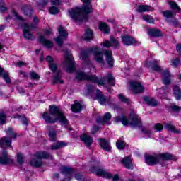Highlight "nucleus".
Returning <instances> with one entry per match:
<instances>
[{
    "instance_id": "f257e3e1",
    "label": "nucleus",
    "mask_w": 181,
    "mask_h": 181,
    "mask_svg": "<svg viewBox=\"0 0 181 181\" xmlns=\"http://www.w3.org/2000/svg\"><path fill=\"white\" fill-rule=\"evenodd\" d=\"M90 53H93L95 62L100 64H105V61H104V57H103V54H104L110 69H112L114 67V57H112V51L107 49L103 52V51L100 50L98 47H92L88 50L82 49L81 51L80 56L83 62L88 61V54H90Z\"/></svg>"
},
{
    "instance_id": "f03ea898",
    "label": "nucleus",
    "mask_w": 181,
    "mask_h": 181,
    "mask_svg": "<svg viewBox=\"0 0 181 181\" xmlns=\"http://www.w3.org/2000/svg\"><path fill=\"white\" fill-rule=\"evenodd\" d=\"M48 111L42 114V119L45 124H56L59 121L62 125H70V122L66 117L64 112L56 105H50Z\"/></svg>"
},
{
    "instance_id": "7ed1b4c3",
    "label": "nucleus",
    "mask_w": 181,
    "mask_h": 181,
    "mask_svg": "<svg viewBox=\"0 0 181 181\" xmlns=\"http://www.w3.org/2000/svg\"><path fill=\"white\" fill-rule=\"evenodd\" d=\"M69 13L74 22H88L90 13H93V6L75 7L69 10Z\"/></svg>"
},
{
    "instance_id": "20e7f679",
    "label": "nucleus",
    "mask_w": 181,
    "mask_h": 181,
    "mask_svg": "<svg viewBox=\"0 0 181 181\" xmlns=\"http://www.w3.org/2000/svg\"><path fill=\"white\" fill-rule=\"evenodd\" d=\"M115 122L117 124L121 122L124 127H142V121L139 119V116L135 112H130L128 117L125 115L117 116L115 118Z\"/></svg>"
},
{
    "instance_id": "39448f33",
    "label": "nucleus",
    "mask_w": 181,
    "mask_h": 181,
    "mask_svg": "<svg viewBox=\"0 0 181 181\" xmlns=\"http://www.w3.org/2000/svg\"><path fill=\"white\" fill-rule=\"evenodd\" d=\"M33 156L37 158H33L30 160V165L33 166V168H42V166H43L42 159H53V154L45 151H36Z\"/></svg>"
},
{
    "instance_id": "423d86ee",
    "label": "nucleus",
    "mask_w": 181,
    "mask_h": 181,
    "mask_svg": "<svg viewBox=\"0 0 181 181\" xmlns=\"http://www.w3.org/2000/svg\"><path fill=\"white\" fill-rule=\"evenodd\" d=\"M75 78L78 81H91L98 86H104L105 84L104 79H98L96 75H88L84 71L77 72Z\"/></svg>"
},
{
    "instance_id": "0eeeda50",
    "label": "nucleus",
    "mask_w": 181,
    "mask_h": 181,
    "mask_svg": "<svg viewBox=\"0 0 181 181\" xmlns=\"http://www.w3.org/2000/svg\"><path fill=\"white\" fill-rule=\"evenodd\" d=\"M89 172L93 175H96V176L99 177H103L104 179H111L112 177V174L105 171L100 162H96L95 165H91L89 168Z\"/></svg>"
},
{
    "instance_id": "6e6552de",
    "label": "nucleus",
    "mask_w": 181,
    "mask_h": 181,
    "mask_svg": "<svg viewBox=\"0 0 181 181\" xmlns=\"http://www.w3.org/2000/svg\"><path fill=\"white\" fill-rule=\"evenodd\" d=\"M64 63L66 66V71L67 73H74L76 71V61H74L73 55L70 54L67 50L64 57Z\"/></svg>"
},
{
    "instance_id": "1a4fd4ad",
    "label": "nucleus",
    "mask_w": 181,
    "mask_h": 181,
    "mask_svg": "<svg viewBox=\"0 0 181 181\" xmlns=\"http://www.w3.org/2000/svg\"><path fill=\"white\" fill-rule=\"evenodd\" d=\"M58 33L59 36L54 38V40L56 42L59 47H62L63 46V43H64V40H67L69 37V32H67V30L64 29L63 25H59L58 28Z\"/></svg>"
},
{
    "instance_id": "9d476101",
    "label": "nucleus",
    "mask_w": 181,
    "mask_h": 181,
    "mask_svg": "<svg viewBox=\"0 0 181 181\" xmlns=\"http://www.w3.org/2000/svg\"><path fill=\"white\" fill-rule=\"evenodd\" d=\"M145 163L148 165V166H156V165H159V154L151 155L146 154L144 156Z\"/></svg>"
},
{
    "instance_id": "9b49d317",
    "label": "nucleus",
    "mask_w": 181,
    "mask_h": 181,
    "mask_svg": "<svg viewBox=\"0 0 181 181\" xmlns=\"http://www.w3.org/2000/svg\"><path fill=\"white\" fill-rule=\"evenodd\" d=\"M122 42L124 46H137L141 42L129 35H124L121 37Z\"/></svg>"
},
{
    "instance_id": "f8f14e48",
    "label": "nucleus",
    "mask_w": 181,
    "mask_h": 181,
    "mask_svg": "<svg viewBox=\"0 0 181 181\" xmlns=\"http://www.w3.org/2000/svg\"><path fill=\"white\" fill-rule=\"evenodd\" d=\"M130 87L132 93L135 95L142 94V93L145 91V88H144V86H142L141 83L136 81H132L130 82Z\"/></svg>"
},
{
    "instance_id": "ddd939ff",
    "label": "nucleus",
    "mask_w": 181,
    "mask_h": 181,
    "mask_svg": "<svg viewBox=\"0 0 181 181\" xmlns=\"http://www.w3.org/2000/svg\"><path fill=\"white\" fill-rule=\"evenodd\" d=\"M95 100H96L100 105L110 104V99L105 97V95L103 94V92L100 89L96 90Z\"/></svg>"
},
{
    "instance_id": "4468645a",
    "label": "nucleus",
    "mask_w": 181,
    "mask_h": 181,
    "mask_svg": "<svg viewBox=\"0 0 181 181\" xmlns=\"http://www.w3.org/2000/svg\"><path fill=\"white\" fill-rule=\"evenodd\" d=\"M144 66L147 69H150L152 71H156L159 73V71H162V68L158 64V61H146L144 64Z\"/></svg>"
},
{
    "instance_id": "2eb2a0df",
    "label": "nucleus",
    "mask_w": 181,
    "mask_h": 181,
    "mask_svg": "<svg viewBox=\"0 0 181 181\" xmlns=\"http://www.w3.org/2000/svg\"><path fill=\"white\" fill-rule=\"evenodd\" d=\"M158 159L163 160V162H169V160H173L176 162L177 160V158L175 156H173L171 153L168 152L158 153Z\"/></svg>"
},
{
    "instance_id": "dca6fc26",
    "label": "nucleus",
    "mask_w": 181,
    "mask_h": 181,
    "mask_svg": "<svg viewBox=\"0 0 181 181\" xmlns=\"http://www.w3.org/2000/svg\"><path fill=\"white\" fill-rule=\"evenodd\" d=\"M0 148H2L3 149L11 148L13 149V147H12V139L9 137H6V136L0 138Z\"/></svg>"
},
{
    "instance_id": "f3484780",
    "label": "nucleus",
    "mask_w": 181,
    "mask_h": 181,
    "mask_svg": "<svg viewBox=\"0 0 181 181\" xmlns=\"http://www.w3.org/2000/svg\"><path fill=\"white\" fill-rule=\"evenodd\" d=\"M79 138L81 141L86 145L87 148H91V145H93V142H94V139L93 137L86 133H83Z\"/></svg>"
},
{
    "instance_id": "a211bd4d",
    "label": "nucleus",
    "mask_w": 181,
    "mask_h": 181,
    "mask_svg": "<svg viewBox=\"0 0 181 181\" xmlns=\"http://www.w3.org/2000/svg\"><path fill=\"white\" fill-rule=\"evenodd\" d=\"M120 162L123 165L124 168H125V169H127V170H134V164L132 163L131 156H127L124 157Z\"/></svg>"
},
{
    "instance_id": "6ab92c4d",
    "label": "nucleus",
    "mask_w": 181,
    "mask_h": 181,
    "mask_svg": "<svg viewBox=\"0 0 181 181\" xmlns=\"http://www.w3.org/2000/svg\"><path fill=\"white\" fill-rule=\"evenodd\" d=\"M162 76V83L164 86H170V84H172V76L170 75V71H163Z\"/></svg>"
},
{
    "instance_id": "aec40b11",
    "label": "nucleus",
    "mask_w": 181,
    "mask_h": 181,
    "mask_svg": "<svg viewBox=\"0 0 181 181\" xmlns=\"http://www.w3.org/2000/svg\"><path fill=\"white\" fill-rule=\"evenodd\" d=\"M99 144L100 145L101 149H103V151H106V152H111V149H112V148L110 145V142L107 141V139L105 138L100 139Z\"/></svg>"
},
{
    "instance_id": "412c9836",
    "label": "nucleus",
    "mask_w": 181,
    "mask_h": 181,
    "mask_svg": "<svg viewBox=\"0 0 181 181\" xmlns=\"http://www.w3.org/2000/svg\"><path fill=\"white\" fill-rule=\"evenodd\" d=\"M98 29L102 32V33H104V35H110V32H111V28H110V25H108L107 23L103 21H99Z\"/></svg>"
},
{
    "instance_id": "4be33fe9",
    "label": "nucleus",
    "mask_w": 181,
    "mask_h": 181,
    "mask_svg": "<svg viewBox=\"0 0 181 181\" xmlns=\"http://www.w3.org/2000/svg\"><path fill=\"white\" fill-rule=\"evenodd\" d=\"M21 11L28 18H32V15H33V8L30 5L24 4L21 6Z\"/></svg>"
},
{
    "instance_id": "5701e85b",
    "label": "nucleus",
    "mask_w": 181,
    "mask_h": 181,
    "mask_svg": "<svg viewBox=\"0 0 181 181\" xmlns=\"http://www.w3.org/2000/svg\"><path fill=\"white\" fill-rule=\"evenodd\" d=\"M112 115H111V112H106L104 114L103 117H99L96 119L97 124H102V125H104L105 124H107L108 121H111Z\"/></svg>"
},
{
    "instance_id": "b1692460",
    "label": "nucleus",
    "mask_w": 181,
    "mask_h": 181,
    "mask_svg": "<svg viewBox=\"0 0 181 181\" xmlns=\"http://www.w3.org/2000/svg\"><path fill=\"white\" fill-rule=\"evenodd\" d=\"M143 101L149 107H158V100L149 95L143 96Z\"/></svg>"
},
{
    "instance_id": "393cba45",
    "label": "nucleus",
    "mask_w": 181,
    "mask_h": 181,
    "mask_svg": "<svg viewBox=\"0 0 181 181\" xmlns=\"http://www.w3.org/2000/svg\"><path fill=\"white\" fill-rule=\"evenodd\" d=\"M39 42L41 45L47 47V49H53V46H54L53 42L46 39L45 35H40L39 37Z\"/></svg>"
},
{
    "instance_id": "a878e982",
    "label": "nucleus",
    "mask_w": 181,
    "mask_h": 181,
    "mask_svg": "<svg viewBox=\"0 0 181 181\" xmlns=\"http://www.w3.org/2000/svg\"><path fill=\"white\" fill-rule=\"evenodd\" d=\"M148 35L151 36V37H163V33H162V30L157 28H152L148 29Z\"/></svg>"
},
{
    "instance_id": "bb28decb",
    "label": "nucleus",
    "mask_w": 181,
    "mask_h": 181,
    "mask_svg": "<svg viewBox=\"0 0 181 181\" xmlns=\"http://www.w3.org/2000/svg\"><path fill=\"white\" fill-rule=\"evenodd\" d=\"M74 172H75V170L73 168L64 165L61 168V173H62V175H68L67 178L69 180L72 178Z\"/></svg>"
},
{
    "instance_id": "cd10ccee",
    "label": "nucleus",
    "mask_w": 181,
    "mask_h": 181,
    "mask_svg": "<svg viewBox=\"0 0 181 181\" xmlns=\"http://www.w3.org/2000/svg\"><path fill=\"white\" fill-rule=\"evenodd\" d=\"M82 39L83 40H85V42H91L94 39V33L91 29L87 28L82 36Z\"/></svg>"
},
{
    "instance_id": "c85d7f7f",
    "label": "nucleus",
    "mask_w": 181,
    "mask_h": 181,
    "mask_svg": "<svg viewBox=\"0 0 181 181\" xmlns=\"http://www.w3.org/2000/svg\"><path fill=\"white\" fill-rule=\"evenodd\" d=\"M5 134L7 135L6 136L7 138H11V141L16 140L18 138V133L13 130V128L9 127L8 129L4 130Z\"/></svg>"
},
{
    "instance_id": "c756f323",
    "label": "nucleus",
    "mask_w": 181,
    "mask_h": 181,
    "mask_svg": "<svg viewBox=\"0 0 181 181\" xmlns=\"http://www.w3.org/2000/svg\"><path fill=\"white\" fill-rule=\"evenodd\" d=\"M67 145V143L64 142V141H58L52 144L50 149L51 151H57L59 149H62V148H66Z\"/></svg>"
},
{
    "instance_id": "7c9ffc66",
    "label": "nucleus",
    "mask_w": 181,
    "mask_h": 181,
    "mask_svg": "<svg viewBox=\"0 0 181 181\" xmlns=\"http://www.w3.org/2000/svg\"><path fill=\"white\" fill-rule=\"evenodd\" d=\"M40 20H39V17L34 16L33 18V23L28 24V23H23V28H32L33 29H36L39 25Z\"/></svg>"
},
{
    "instance_id": "2f4dec72",
    "label": "nucleus",
    "mask_w": 181,
    "mask_h": 181,
    "mask_svg": "<svg viewBox=\"0 0 181 181\" xmlns=\"http://www.w3.org/2000/svg\"><path fill=\"white\" fill-rule=\"evenodd\" d=\"M0 77H2L3 80H4L7 84H11L12 81L11 80L9 73L5 71V69H4L2 66H0Z\"/></svg>"
},
{
    "instance_id": "473e14b6",
    "label": "nucleus",
    "mask_w": 181,
    "mask_h": 181,
    "mask_svg": "<svg viewBox=\"0 0 181 181\" xmlns=\"http://www.w3.org/2000/svg\"><path fill=\"white\" fill-rule=\"evenodd\" d=\"M173 95L177 101H181V88L178 85L173 86Z\"/></svg>"
},
{
    "instance_id": "72a5a7b5",
    "label": "nucleus",
    "mask_w": 181,
    "mask_h": 181,
    "mask_svg": "<svg viewBox=\"0 0 181 181\" xmlns=\"http://www.w3.org/2000/svg\"><path fill=\"white\" fill-rule=\"evenodd\" d=\"M33 29V28L28 27V28H24L23 30V35L24 36L25 39H27L28 40H32V37H33V34L30 33V31Z\"/></svg>"
},
{
    "instance_id": "f704fd0d",
    "label": "nucleus",
    "mask_w": 181,
    "mask_h": 181,
    "mask_svg": "<svg viewBox=\"0 0 181 181\" xmlns=\"http://www.w3.org/2000/svg\"><path fill=\"white\" fill-rule=\"evenodd\" d=\"M72 112L74 114H77L78 112H81L83 110V105L80 103L79 102L74 103L71 106Z\"/></svg>"
},
{
    "instance_id": "c9c22d12",
    "label": "nucleus",
    "mask_w": 181,
    "mask_h": 181,
    "mask_svg": "<svg viewBox=\"0 0 181 181\" xmlns=\"http://www.w3.org/2000/svg\"><path fill=\"white\" fill-rule=\"evenodd\" d=\"M116 147L119 151H122L127 147V143L121 139H118L116 141Z\"/></svg>"
},
{
    "instance_id": "e433bc0d",
    "label": "nucleus",
    "mask_w": 181,
    "mask_h": 181,
    "mask_svg": "<svg viewBox=\"0 0 181 181\" xmlns=\"http://www.w3.org/2000/svg\"><path fill=\"white\" fill-rule=\"evenodd\" d=\"M151 9V6L148 5H140L137 8V12L142 13L144 12H149Z\"/></svg>"
},
{
    "instance_id": "4c0bfd02",
    "label": "nucleus",
    "mask_w": 181,
    "mask_h": 181,
    "mask_svg": "<svg viewBox=\"0 0 181 181\" xmlns=\"http://www.w3.org/2000/svg\"><path fill=\"white\" fill-rule=\"evenodd\" d=\"M164 127L165 129L170 132H173V134H179V130L176 129V127L171 124H166Z\"/></svg>"
},
{
    "instance_id": "58836bf2",
    "label": "nucleus",
    "mask_w": 181,
    "mask_h": 181,
    "mask_svg": "<svg viewBox=\"0 0 181 181\" xmlns=\"http://www.w3.org/2000/svg\"><path fill=\"white\" fill-rule=\"evenodd\" d=\"M118 98L120 100L122 103H124V104H127V105H129L131 104V100L129 98L125 97L124 94L121 93L118 95Z\"/></svg>"
},
{
    "instance_id": "ea45409f",
    "label": "nucleus",
    "mask_w": 181,
    "mask_h": 181,
    "mask_svg": "<svg viewBox=\"0 0 181 181\" xmlns=\"http://www.w3.org/2000/svg\"><path fill=\"white\" fill-rule=\"evenodd\" d=\"M169 5H170L171 9H173V11H177V12L178 13H180V12H181L180 7H179V5H177V4L176 2L170 1Z\"/></svg>"
},
{
    "instance_id": "a19ab883",
    "label": "nucleus",
    "mask_w": 181,
    "mask_h": 181,
    "mask_svg": "<svg viewBox=\"0 0 181 181\" xmlns=\"http://www.w3.org/2000/svg\"><path fill=\"white\" fill-rule=\"evenodd\" d=\"M143 21L147 22V23H155V19L152 16L150 15H143L142 16Z\"/></svg>"
},
{
    "instance_id": "79ce46f5",
    "label": "nucleus",
    "mask_w": 181,
    "mask_h": 181,
    "mask_svg": "<svg viewBox=\"0 0 181 181\" xmlns=\"http://www.w3.org/2000/svg\"><path fill=\"white\" fill-rule=\"evenodd\" d=\"M60 78H62V70L59 69L57 71V74L54 76L53 84H56L57 83H59V81H60Z\"/></svg>"
},
{
    "instance_id": "37998d69",
    "label": "nucleus",
    "mask_w": 181,
    "mask_h": 181,
    "mask_svg": "<svg viewBox=\"0 0 181 181\" xmlns=\"http://www.w3.org/2000/svg\"><path fill=\"white\" fill-rule=\"evenodd\" d=\"M107 83L109 86H112V87H114L115 86V78L112 77V74H110L107 77Z\"/></svg>"
},
{
    "instance_id": "c03bdc74",
    "label": "nucleus",
    "mask_w": 181,
    "mask_h": 181,
    "mask_svg": "<svg viewBox=\"0 0 181 181\" xmlns=\"http://www.w3.org/2000/svg\"><path fill=\"white\" fill-rule=\"evenodd\" d=\"M60 12V9H59L57 6H52L49 8V13L50 15H57Z\"/></svg>"
},
{
    "instance_id": "a18cd8bd",
    "label": "nucleus",
    "mask_w": 181,
    "mask_h": 181,
    "mask_svg": "<svg viewBox=\"0 0 181 181\" xmlns=\"http://www.w3.org/2000/svg\"><path fill=\"white\" fill-rule=\"evenodd\" d=\"M0 124L1 125L6 124V114L4 112H0Z\"/></svg>"
},
{
    "instance_id": "49530a36",
    "label": "nucleus",
    "mask_w": 181,
    "mask_h": 181,
    "mask_svg": "<svg viewBox=\"0 0 181 181\" xmlns=\"http://www.w3.org/2000/svg\"><path fill=\"white\" fill-rule=\"evenodd\" d=\"M162 13L164 16V18H173V11H170V10H165L162 11Z\"/></svg>"
},
{
    "instance_id": "de8ad7c7",
    "label": "nucleus",
    "mask_w": 181,
    "mask_h": 181,
    "mask_svg": "<svg viewBox=\"0 0 181 181\" xmlns=\"http://www.w3.org/2000/svg\"><path fill=\"white\" fill-rule=\"evenodd\" d=\"M75 179L78 181H87V178L86 177V176L81 175V173H76Z\"/></svg>"
},
{
    "instance_id": "09e8293b",
    "label": "nucleus",
    "mask_w": 181,
    "mask_h": 181,
    "mask_svg": "<svg viewBox=\"0 0 181 181\" xmlns=\"http://www.w3.org/2000/svg\"><path fill=\"white\" fill-rule=\"evenodd\" d=\"M169 23L170 25H173L174 28H179V26H180V23H179V20L177 18L171 19Z\"/></svg>"
},
{
    "instance_id": "8fccbe9b",
    "label": "nucleus",
    "mask_w": 181,
    "mask_h": 181,
    "mask_svg": "<svg viewBox=\"0 0 181 181\" xmlns=\"http://www.w3.org/2000/svg\"><path fill=\"white\" fill-rule=\"evenodd\" d=\"M8 11V7L5 6V2H4V0L0 1V12L1 13H5Z\"/></svg>"
},
{
    "instance_id": "3c124183",
    "label": "nucleus",
    "mask_w": 181,
    "mask_h": 181,
    "mask_svg": "<svg viewBox=\"0 0 181 181\" xmlns=\"http://www.w3.org/2000/svg\"><path fill=\"white\" fill-rule=\"evenodd\" d=\"M9 162H11V158L6 157H0V163L1 165H9Z\"/></svg>"
},
{
    "instance_id": "603ef678",
    "label": "nucleus",
    "mask_w": 181,
    "mask_h": 181,
    "mask_svg": "<svg viewBox=\"0 0 181 181\" xmlns=\"http://www.w3.org/2000/svg\"><path fill=\"white\" fill-rule=\"evenodd\" d=\"M110 45L111 46H114V47H118L119 46V42L118 40L114 38V37H110Z\"/></svg>"
},
{
    "instance_id": "864d4df0",
    "label": "nucleus",
    "mask_w": 181,
    "mask_h": 181,
    "mask_svg": "<svg viewBox=\"0 0 181 181\" xmlns=\"http://www.w3.org/2000/svg\"><path fill=\"white\" fill-rule=\"evenodd\" d=\"M11 13H13V15H14V16H16V18L18 21H21V22H25V18H23L21 16H19V14H18V12H16V10L12 9Z\"/></svg>"
},
{
    "instance_id": "5fc2aeb1",
    "label": "nucleus",
    "mask_w": 181,
    "mask_h": 181,
    "mask_svg": "<svg viewBox=\"0 0 181 181\" xmlns=\"http://www.w3.org/2000/svg\"><path fill=\"white\" fill-rule=\"evenodd\" d=\"M17 162L20 165H23V155L22 153H17Z\"/></svg>"
},
{
    "instance_id": "6e6d98bb",
    "label": "nucleus",
    "mask_w": 181,
    "mask_h": 181,
    "mask_svg": "<svg viewBox=\"0 0 181 181\" xmlns=\"http://www.w3.org/2000/svg\"><path fill=\"white\" fill-rule=\"evenodd\" d=\"M154 129H156V132H162L163 131V125L160 123H156L154 125Z\"/></svg>"
},
{
    "instance_id": "4d7b16f0",
    "label": "nucleus",
    "mask_w": 181,
    "mask_h": 181,
    "mask_svg": "<svg viewBox=\"0 0 181 181\" xmlns=\"http://www.w3.org/2000/svg\"><path fill=\"white\" fill-rule=\"evenodd\" d=\"M48 136L51 139L52 142H54L56 141V132L54 130L49 131Z\"/></svg>"
},
{
    "instance_id": "13d9d810",
    "label": "nucleus",
    "mask_w": 181,
    "mask_h": 181,
    "mask_svg": "<svg viewBox=\"0 0 181 181\" xmlns=\"http://www.w3.org/2000/svg\"><path fill=\"white\" fill-rule=\"evenodd\" d=\"M30 77L32 78V80H39L40 79V76L39 74H37L35 71H31L30 73Z\"/></svg>"
},
{
    "instance_id": "bf43d9fd",
    "label": "nucleus",
    "mask_w": 181,
    "mask_h": 181,
    "mask_svg": "<svg viewBox=\"0 0 181 181\" xmlns=\"http://www.w3.org/2000/svg\"><path fill=\"white\" fill-rule=\"evenodd\" d=\"M49 70L52 71V73H56L57 71V64L52 62V64H48Z\"/></svg>"
},
{
    "instance_id": "052dcab7",
    "label": "nucleus",
    "mask_w": 181,
    "mask_h": 181,
    "mask_svg": "<svg viewBox=\"0 0 181 181\" xmlns=\"http://www.w3.org/2000/svg\"><path fill=\"white\" fill-rule=\"evenodd\" d=\"M170 109L172 110V111H173V112H179V111H180L181 107L180 106H177L176 105H171L170 106Z\"/></svg>"
},
{
    "instance_id": "680f3d73",
    "label": "nucleus",
    "mask_w": 181,
    "mask_h": 181,
    "mask_svg": "<svg viewBox=\"0 0 181 181\" xmlns=\"http://www.w3.org/2000/svg\"><path fill=\"white\" fill-rule=\"evenodd\" d=\"M49 0H42L37 2V6H41V8H45L47 5Z\"/></svg>"
},
{
    "instance_id": "e2e57ef3",
    "label": "nucleus",
    "mask_w": 181,
    "mask_h": 181,
    "mask_svg": "<svg viewBox=\"0 0 181 181\" xmlns=\"http://www.w3.org/2000/svg\"><path fill=\"white\" fill-rule=\"evenodd\" d=\"M100 131V127L97 126V125H94L92 128V130H91V134L93 135H95V134Z\"/></svg>"
},
{
    "instance_id": "0e129e2a",
    "label": "nucleus",
    "mask_w": 181,
    "mask_h": 181,
    "mask_svg": "<svg viewBox=\"0 0 181 181\" xmlns=\"http://www.w3.org/2000/svg\"><path fill=\"white\" fill-rule=\"evenodd\" d=\"M46 62H47L48 64H52L53 62H54V59H53V57L48 55L45 57Z\"/></svg>"
},
{
    "instance_id": "69168bd1",
    "label": "nucleus",
    "mask_w": 181,
    "mask_h": 181,
    "mask_svg": "<svg viewBox=\"0 0 181 181\" xmlns=\"http://www.w3.org/2000/svg\"><path fill=\"white\" fill-rule=\"evenodd\" d=\"M141 132H143V134H144V135H151L152 134V131H151V129H148L145 127L141 129Z\"/></svg>"
},
{
    "instance_id": "338daca9",
    "label": "nucleus",
    "mask_w": 181,
    "mask_h": 181,
    "mask_svg": "<svg viewBox=\"0 0 181 181\" xmlns=\"http://www.w3.org/2000/svg\"><path fill=\"white\" fill-rule=\"evenodd\" d=\"M103 47H107V48L112 47L111 41H109L107 40H105L103 43Z\"/></svg>"
},
{
    "instance_id": "774afa93",
    "label": "nucleus",
    "mask_w": 181,
    "mask_h": 181,
    "mask_svg": "<svg viewBox=\"0 0 181 181\" xmlns=\"http://www.w3.org/2000/svg\"><path fill=\"white\" fill-rule=\"evenodd\" d=\"M175 49L178 54L181 56V44L180 43L177 44Z\"/></svg>"
}]
</instances>
